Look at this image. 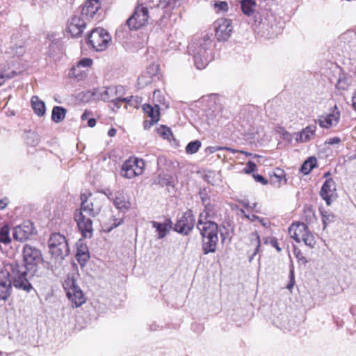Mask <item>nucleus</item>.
I'll use <instances>...</instances> for the list:
<instances>
[{"label": "nucleus", "instance_id": "f704fd0d", "mask_svg": "<svg viewBox=\"0 0 356 356\" xmlns=\"http://www.w3.org/2000/svg\"><path fill=\"white\" fill-rule=\"evenodd\" d=\"M26 143L31 146H35L39 143V136L34 131H29L26 135Z\"/></svg>", "mask_w": 356, "mask_h": 356}, {"label": "nucleus", "instance_id": "c85d7f7f", "mask_svg": "<svg viewBox=\"0 0 356 356\" xmlns=\"http://www.w3.org/2000/svg\"><path fill=\"white\" fill-rule=\"evenodd\" d=\"M250 239L251 245L254 246L253 253L249 257V261L251 262L254 257L259 252L261 243L259 236L257 233H252L250 235Z\"/></svg>", "mask_w": 356, "mask_h": 356}, {"label": "nucleus", "instance_id": "bf43d9fd", "mask_svg": "<svg viewBox=\"0 0 356 356\" xmlns=\"http://www.w3.org/2000/svg\"><path fill=\"white\" fill-rule=\"evenodd\" d=\"M96 124V120L95 118H90L88 121V125L90 127H94Z\"/></svg>", "mask_w": 356, "mask_h": 356}, {"label": "nucleus", "instance_id": "c03bdc74", "mask_svg": "<svg viewBox=\"0 0 356 356\" xmlns=\"http://www.w3.org/2000/svg\"><path fill=\"white\" fill-rule=\"evenodd\" d=\"M257 168V165L252 161H248L246 164V167L244 168V171L247 174H250L254 172Z\"/></svg>", "mask_w": 356, "mask_h": 356}, {"label": "nucleus", "instance_id": "09e8293b", "mask_svg": "<svg viewBox=\"0 0 356 356\" xmlns=\"http://www.w3.org/2000/svg\"><path fill=\"white\" fill-rule=\"evenodd\" d=\"M293 253L297 259L303 261L304 263L307 262L305 257L302 255L300 250H299L296 247H294Z\"/></svg>", "mask_w": 356, "mask_h": 356}, {"label": "nucleus", "instance_id": "6ab92c4d", "mask_svg": "<svg viewBox=\"0 0 356 356\" xmlns=\"http://www.w3.org/2000/svg\"><path fill=\"white\" fill-rule=\"evenodd\" d=\"M108 197L113 200L115 207L123 213L127 211L131 207L130 202L127 200L121 191L115 193L114 196L112 193H110Z\"/></svg>", "mask_w": 356, "mask_h": 356}, {"label": "nucleus", "instance_id": "f257e3e1", "mask_svg": "<svg viewBox=\"0 0 356 356\" xmlns=\"http://www.w3.org/2000/svg\"><path fill=\"white\" fill-rule=\"evenodd\" d=\"M0 277V300H6L11 294L12 285L16 289L29 292L33 286L29 282L27 267L17 262L6 264Z\"/></svg>", "mask_w": 356, "mask_h": 356}, {"label": "nucleus", "instance_id": "b1692460", "mask_svg": "<svg viewBox=\"0 0 356 356\" xmlns=\"http://www.w3.org/2000/svg\"><path fill=\"white\" fill-rule=\"evenodd\" d=\"M316 130L315 125H309L297 134L296 140L299 143H306L311 140Z\"/></svg>", "mask_w": 356, "mask_h": 356}, {"label": "nucleus", "instance_id": "9d476101", "mask_svg": "<svg viewBox=\"0 0 356 356\" xmlns=\"http://www.w3.org/2000/svg\"><path fill=\"white\" fill-rule=\"evenodd\" d=\"M63 288L67 296L76 307L81 306L86 301L83 293L72 277H68L63 283Z\"/></svg>", "mask_w": 356, "mask_h": 356}, {"label": "nucleus", "instance_id": "052dcab7", "mask_svg": "<svg viewBox=\"0 0 356 356\" xmlns=\"http://www.w3.org/2000/svg\"><path fill=\"white\" fill-rule=\"evenodd\" d=\"M208 149L211 153H213L218 150L222 149V147H209Z\"/></svg>", "mask_w": 356, "mask_h": 356}, {"label": "nucleus", "instance_id": "ea45409f", "mask_svg": "<svg viewBox=\"0 0 356 356\" xmlns=\"http://www.w3.org/2000/svg\"><path fill=\"white\" fill-rule=\"evenodd\" d=\"M76 259L77 261L79 263L81 267H83L86 262L88 261L90 258V254H80L76 253Z\"/></svg>", "mask_w": 356, "mask_h": 356}, {"label": "nucleus", "instance_id": "c756f323", "mask_svg": "<svg viewBox=\"0 0 356 356\" xmlns=\"http://www.w3.org/2000/svg\"><path fill=\"white\" fill-rule=\"evenodd\" d=\"M153 227L156 229L158 232V238H163L165 237L170 231V226L166 223H160L156 221L152 222Z\"/></svg>", "mask_w": 356, "mask_h": 356}, {"label": "nucleus", "instance_id": "412c9836", "mask_svg": "<svg viewBox=\"0 0 356 356\" xmlns=\"http://www.w3.org/2000/svg\"><path fill=\"white\" fill-rule=\"evenodd\" d=\"M101 8L99 0H88L81 8V15L86 19L92 18Z\"/></svg>", "mask_w": 356, "mask_h": 356}, {"label": "nucleus", "instance_id": "4468645a", "mask_svg": "<svg viewBox=\"0 0 356 356\" xmlns=\"http://www.w3.org/2000/svg\"><path fill=\"white\" fill-rule=\"evenodd\" d=\"M202 201L204 205V211L200 214L197 223L202 225L206 221H212L217 216L218 209L215 204L207 202V198L201 197Z\"/></svg>", "mask_w": 356, "mask_h": 356}, {"label": "nucleus", "instance_id": "4be33fe9", "mask_svg": "<svg viewBox=\"0 0 356 356\" xmlns=\"http://www.w3.org/2000/svg\"><path fill=\"white\" fill-rule=\"evenodd\" d=\"M33 230V228L30 224L17 226L13 230V238L17 241H24L32 234Z\"/></svg>", "mask_w": 356, "mask_h": 356}, {"label": "nucleus", "instance_id": "79ce46f5", "mask_svg": "<svg viewBox=\"0 0 356 356\" xmlns=\"http://www.w3.org/2000/svg\"><path fill=\"white\" fill-rule=\"evenodd\" d=\"M76 253L80 254H88V248L87 245L83 243V241L79 240L76 243Z\"/></svg>", "mask_w": 356, "mask_h": 356}, {"label": "nucleus", "instance_id": "680f3d73", "mask_svg": "<svg viewBox=\"0 0 356 356\" xmlns=\"http://www.w3.org/2000/svg\"><path fill=\"white\" fill-rule=\"evenodd\" d=\"M352 104L354 109L356 111V90L355 91L352 97Z\"/></svg>", "mask_w": 356, "mask_h": 356}, {"label": "nucleus", "instance_id": "0e129e2a", "mask_svg": "<svg viewBox=\"0 0 356 356\" xmlns=\"http://www.w3.org/2000/svg\"><path fill=\"white\" fill-rule=\"evenodd\" d=\"M90 115V112L88 111H85V112L81 115V120H85L88 118V117Z\"/></svg>", "mask_w": 356, "mask_h": 356}, {"label": "nucleus", "instance_id": "bb28decb", "mask_svg": "<svg viewBox=\"0 0 356 356\" xmlns=\"http://www.w3.org/2000/svg\"><path fill=\"white\" fill-rule=\"evenodd\" d=\"M218 240L214 238H202V251L204 254L216 251Z\"/></svg>", "mask_w": 356, "mask_h": 356}, {"label": "nucleus", "instance_id": "49530a36", "mask_svg": "<svg viewBox=\"0 0 356 356\" xmlns=\"http://www.w3.org/2000/svg\"><path fill=\"white\" fill-rule=\"evenodd\" d=\"M336 86L339 89L346 90L347 88L348 84L346 79H342V78L339 77Z\"/></svg>", "mask_w": 356, "mask_h": 356}, {"label": "nucleus", "instance_id": "cd10ccee", "mask_svg": "<svg viewBox=\"0 0 356 356\" xmlns=\"http://www.w3.org/2000/svg\"><path fill=\"white\" fill-rule=\"evenodd\" d=\"M67 111L65 108L56 106L53 108L51 112V120L56 123L62 122L66 115Z\"/></svg>", "mask_w": 356, "mask_h": 356}, {"label": "nucleus", "instance_id": "a211bd4d", "mask_svg": "<svg viewBox=\"0 0 356 356\" xmlns=\"http://www.w3.org/2000/svg\"><path fill=\"white\" fill-rule=\"evenodd\" d=\"M86 18H81L79 16H73L68 24V31L73 37H79L83 32L86 29Z\"/></svg>", "mask_w": 356, "mask_h": 356}, {"label": "nucleus", "instance_id": "a19ab883", "mask_svg": "<svg viewBox=\"0 0 356 356\" xmlns=\"http://www.w3.org/2000/svg\"><path fill=\"white\" fill-rule=\"evenodd\" d=\"M157 131L158 134L163 138H169L172 135L170 129L163 125L161 126V127L158 129Z\"/></svg>", "mask_w": 356, "mask_h": 356}, {"label": "nucleus", "instance_id": "2eb2a0df", "mask_svg": "<svg viewBox=\"0 0 356 356\" xmlns=\"http://www.w3.org/2000/svg\"><path fill=\"white\" fill-rule=\"evenodd\" d=\"M202 238H214L218 240V226L213 221H206V222L197 225Z\"/></svg>", "mask_w": 356, "mask_h": 356}, {"label": "nucleus", "instance_id": "4d7b16f0", "mask_svg": "<svg viewBox=\"0 0 356 356\" xmlns=\"http://www.w3.org/2000/svg\"><path fill=\"white\" fill-rule=\"evenodd\" d=\"M8 201L7 198L0 200V209L2 210L5 209L8 205Z\"/></svg>", "mask_w": 356, "mask_h": 356}, {"label": "nucleus", "instance_id": "f3484780", "mask_svg": "<svg viewBox=\"0 0 356 356\" xmlns=\"http://www.w3.org/2000/svg\"><path fill=\"white\" fill-rule=\"evenodd\" d=\"M336 190V183L332 178L326 179L321 187L320 195L322 199L326 202V204L328 206L332 203V198L335 195Z\"/></svg>", "mask_w": 356, "mask_h": 356}, {"label": "nucleus", "instance_id": "ddd939ff", "mask_svg": "<svg viewBox=\"0 0 356 356\" xmlns=\"http://www.w3.org/2000/svg\"><path fill=\"white\" fill-rule=\"evenodd\" d=\"M340 111L337 106L335 105L331 112L318 116L316 122L321 127L324 129H330L338 124L340 120Z\"/></svg>", "mask_w": 356, "mask_h": 356}, {"label": "nucleus", "instance_id": "4c0bfd02", "mask_svg": "<svg viewBox=\"0 0 356 356\" xmlns=\"http://www.w3.org/2000/svg\"><path fill=\"white\" fill-rule=\"evenodd\" d=\"M301 241H302L306 245L311 248H314L316 245L315 238L309 230H308L307 233H306Z\"/></svg>", "mask_w": 356, "mask_h": 356}, {"label": "nucleus", "instance_id": "c9c22d12", "mask_svg": "<svg viewBox=\"0 0 356 356\" xmlns=\"http://www.w3.org/2000/svg\"><path fill=\"white\" fill-rule=\"evenodd\" d=\"M201 147V142L200 140H194L190 142L186 147V152L187 154H195L196 153L200 147Z\"/></svg>", "mask_w": 356, "mask_h": 356}, {"label": "nucleus", "instance_id": "8fccbe9b", "mask_svg": "<svg viewBox=\"0 0 356 356\" xmlns=\"http://www.w3.org/2000/svg\"><path fill=\"white\" fill-rule=\"evenodd\" d=\"M113 223L112 225L108 229V231H111L113 228L117 227L120 225H121L123 222L122 218H113Z\"/></svg>", "mask_w": 356, "mask_h": 356}, {"label": "nucleus", "instance_id": "39448f33", "mask_svg": "<svg viewBox=\"0 0 356 356\" xmlns=\"http://www.w3.org/2000/svg\"><path fill=\"white\" fill-rule=\"evenodd\" d=\"M49 252L52 257L63 260L70 253V248L65 237L60 233H53L48 240Z\"/></svg>", "mask_w": 356, "mask_h": 356}, {"label": "nucleus", "instance_id": "de8ad7c7", "mask_svg": "<svg viewBox=\"0 0 356 356\" xmlns=\"http://www.w3.org/2000/svg\"><path fill=\"white\" fill-rule=\"evenodd\" d=\"M253 177L257 182H259L263 185H266L268 184V180L261 175L254 174L253 175Z\"/></svg>", "mask_w": 356, "mask_h": 356}, {"label": "nucleus", "instance_id": "a878e982", "mask_svg": "<svg viewBox=\"0 0 356 356\" xmlns=\"http://www.w3.org/2000/svg\"><path fill=\"white\" fill-rule=\"evenodd\" d=\"M31 107L38 116H43L46 113L45 104L38 96H33L31 100Z\"/></svg>", "mask_w": 356, "mask_h": 356}, {"label": "nucleus", "instance_id": "7ed1b4c3", "mask_svg": "<svg viewBox=\"0 0 356 356\" xmlns=\"http://www.w3.org/2000/svg\"><path fill=\"white\" fill-rule=\"evenodd\" d=\"M26 38H22V34L19 31L13 33L11 37V45L6 50L4 58L8 63V68L6 65L1 67L0 72V86L4 82L5 79L14 77L17 72L11 68L18 63L19 58L25 54L24 44Z\"/></svg>", "mask_w": 356, "mask_h": 356}, {"label": "nucleus", "instance_id": "423d86ee", "mask_svg": "<svg viewBox=\"0 0 356 356\" xmlns=\"http://www.w3.org/2000/svg\"><path fill=\"white\" fill-rule=\"evenodd\" d=\"M23 258L25 265L27 267V273L29 274V280L33 277L35 272V267L42 260L41 251L29 244H26L23 248Z\"/></svg>", "mask_w": 356, "mask_h": 356}, {"label": "nucleus", "instance_id": "6e6552de", "mask_svg": "<svg viewBox=\"0 0 356 356\" xmlns=\"http://www.w3.org/2000/svg\"><path fill=\"white\" fill-rule=\"evenodd\" d=\"M145 169V161L135 158L127 160L122 165L120 175L124 178L132 179L141 175Z\"/></svg>", "mask_w": 356, "mask_h": 356}, {"label": "nucleus", "instance_id": "a18cd8bd", "mask_svg": "<svg viewBox=\"0 0 356 356\" xmlns=\"http://www.w3.org/2000/svg\"><path fill=\"white\" fill-rule=\"evenodd\" d=\"M215 7L218 8V10L226 12L228 10V4L225 1H220L215 3Z\"/></svg>", "mask_w": 356, "mask_h": 356}, {"label": "nucleus", "instance_id": "338daca9", "mask_svg": "<svg viewBox=\"0 0 356 356\" xmlns=\"http://www.w3.org/2000/svg\"><path fill=\"white\" fill-rule=\"evenodd\" d=\"M160 92H161L159 90H155L153 94V97L155 98L156 97L159 96Z\"/></svg>", "mask_w": 356, "mask_h": 356}, {"label": "nucleus", "instance_id": "9b49d317", "mask_svg": "<svg viewBox=\"0 0 356 356\" xmlns=\"http://www.w3.org/2000/svg\"><path fill=\"white\" fill-rule=\"evenodd\" d=\"M194 225L195 217L192 213V211L188 210L177 219L174 229L179 234L188 235L193 229Z\"/></svg>", "mask_w": 356, "mask_h": 356}, {"label": "nucleus", "instance_id": "58836bf2", "mask_svg": "<svg viewBox=\"0 0 356 356\" xmlns=\"http://www.w3.org/2000/svg\"><path fill=\"white\" fill-rule=\"evenodd\" d=\"M321 213L322 216V221L325 228L328 223L334 221V216L326 211H321Z\"/></svg>", "mask_w": 356, "mask_h": 356}, {"label": "nucleus", "instance_id": "dca6fc26", "mask_svg": "<svg viewBox=\"0 0 356 356\" xmlns=\"http://www.w3.org/2000/svg\"><path fill=\"white\" fill-rule=\"evenodd\" d=\"M118 91L117 87H108L101 92V99L104 102H111L114 105L119 108L121 104L126 103L130 101L128 97H115V95Z\"/></svg>", "mask_w": 356, "mask_h": 356}, {"label": "nucleus", "instance_id": "2f4dec72", "mask_svg": "<svg viewBox=\"0 0 356 356\" xmlns=\"http://www.w3.org/2000/svg\"><path fill=\"white\" fill-rule=\"evenodd\" d=\"M316 158L310 157L303 163L300 168V171L304 175H308L316 166Z\"/></svg>", "mask_w": 356, "mask_h": 356}, {"label": "nucleus", "instance_id": "393cba45", "mask_svg": "<svg viewBox=\"0 0 356 356\" xmlns=\"http://www.w3.org/2000/svg\"><path fill=\"white\" fill-rule=\"evenodd\" d=\"M143 110L145 113L153 120V122H157L160 119V107L158 104L152 106L150 104H145L143 106Z\"/></svg>", "mask_w": 356, "mask_h": 356}, {"label": "nucleus", "instance_id": "e433bc0d", "mask_svg": "<svg viewBox=\"0 0 356 356\" xmlns=\"http://www.w3.org/2000/svg\"><path fill=\"white\" fill-rule=\"evenodd\" d=\"M179 5V1L177 0H159V7L169 9H174Z\"/></svg>", "mask_w": 356, "mask_h": 356}, {"label": "nucleus", "instance_id": "473e14b6", "mask_svg": "<svg viewBox=\"0 0 356 356\" xmlns=\"http://www.w3.org/2000/svg\"><path fill=\"white\" fill-rule=\"evenodd\" d=\"M271 183L275 185L277 187H280L282 184L286 182V179L284 177V173L281 170H277V172L270 177Z\"/></svg>", "mask_w": 356, "mask_h": 356}, {"label": "nucleus", "instance_id": "6e6d98bb", "mask_svg": "<svg viewBox=\"0 0 356 356\" xmlns=\"http://www.w3.org/2000/svg\"><path fill=\"white\" fill-rule=\"evenodd\" d=\"M156 122H153L152 120H145L143 122V127L145 129H149Z\"/></svg>", "mask_w": 356, "mask_h": 356}, {"label": "nucleus", "instance_id": "f03ea898", "mask_svg": "<svg viewBox=\"0 0 356 356\" xmlns=\"http://www.w3.org/2000/svg\"><path fill=\"white\" fill-rule=\"evenodd\" d=\"M81 208L74 211V218L82 236L90 238L93 233L92 222L84 213L92 218L97 216L103 207V198L99 195H93L90 193L88 196L81 194Z\"/></svg>", "mask_w": 356, "mask_h": 356}, {"label": "nucleus", "instance_id": "5701e85b", "mask_svg": "<svg viewBox=\"0 0 356 356\" xmlns=\"http://www.w3.org/2000/svg\"><path fill=\"white\" fill-rule=\"evenodd\" d=\"M92 64V60L91 58H84L78 62L76 66L73 67L71 69L70 75L71 76L75 77L78 79H81L83 76H82V74L81 73L80 68L81 67H88L91 66Z\"/></svg>", "mask_w": 356, "mask_h": 356}, {"label": "nucleus", "instance_id": "1a4fd4ad", "mask_svg": "<svg viewBox=\"0 0 356 356\" xmlns=\"http://www.w3.org/2000/svg\"><path fill=\"white\" fill-rule=\"evenodd\" d=\"M149 17L148 8L143 4L139 5L127 20V24L131 30H137L147 24Z\"/></svg>", "mask_w": 356, "mask_h": 356}, {"label": "nucleus", "instance_id": "3c124183", "mask_svg": "<svg viewBox=\"0 0 356 356\" xmlns=\"http://www.w3.org/2000/svg\"><path fill=\"white\" fill-rule=\"evenodd\" d=\"M341 142V138L339 137H333L328 139L325 143L329 145L338 144Z\"/></svg>", "mask_w": 356, "mask_h": 356}, {"label": "nucleus", "instance_id": "72a5a7b5", "mask_svg": "<svg viewBox=\"0 0 356 356\" xmlns=\"http://www.w3.org/2000/svg\"><path fill=\"white\" fill-rule=\"evenodd\" d=\"M10 229L8 225H4L0 229V241L5 244H8L11 241L10 235Z\"/></svg>", "mask_w": 356, "mask_h": 356}, {"label": "nucleus", "instance_id": "69168bd1", "mask_svg": "<svg viewBox=\"0 0 356 356\" xmlns=\"http://www.w3.org/2000/svg\"><path fill=\"white\" fill-rule=\"evenodd\" d=\"M267 31H268V35H273L275 33H277V32L275 31L274 29V27L273 26V25L270 26V30H269L268 29H266Z\"/></svg>", "mask_w": 356, "mask_h": 356}, {"label": "nucleus", "instance_id": "f8f14e48", "mask_svg": "<svg viewBox=\"0 0 356 356\" xmlns=\"http://www.w3.org/2000/svg\"><path fill=\"white\" fill-rule=\"evenodd\" d=\"M216 37L218 41H227L231 36L233 26L232 20L220 18L214 22Z\"/></svg>", "mask_w": 356, "mask_h": 356}, {"label": "nucleus", "instance_id": "603ef678", "mask_svg": "<svg viewBox=\"0 0 356 356\" xmlns=\"http://www.w3.org/2000/svg\"><path fill=\"white\" fill-rule=\"evenodd\" d=\"M295 281H294V275H293V270H290V282L287 285V289H291L294 285Z\"/></svg>", "mask_w": 356, "mask_h": 356}, {"label": "nucleus", "instance_id": "774afa93", "mask_svg": "<svg viewBox=\"0 0 356 356\" xmlns=\"http://www.w3.org/2000/svg\"><path fill=\"white\" fill-rule=\"evenodd\" d=\"M330 175V172H325V173L323 175V177H324V178H326V177H328Z\"/></svg>", "mask_w": 356, "mask_h": 356}, {"label": "nucleus", "instance_id": "aec40b11", "mask_svg": "<svg viewBox=\"0 0 356 356\" xmlns=\"http://www.w3.org/2000/svg\"><path fill=\"white\" fill-rule=\"evenodd\" d=\"M308 227L304 222L293 223L289 227V234L298 243H300L308 232Z\"/></svg>", "mask_w": 356, "mask_h": 356}, {"label": "nucleus", "instance_id": "5fc2aeb1", "mask_svg": "<svg viewBox=\"0 0 356 356\" xmlns=\"http://www.w3.org/2000/svg\"><path fill=\"white\" fill-rule=\"evenodd\" d=\"M222 149L227 150V151L232 152V153H236V152H241L242 154H244L245 155H251L250 153H248V152H244V151H238V150L232 149L231 147H222Z\"/></svg>", "mask_w": 356, "mask_h": 356}, {"label": "nucleus", "instance_id": "e2e57ef3", "mask_svg": "<svg viewBox=\"0 0 356 356\" xmlns=\"http://www.w3.org/2000/svg\"><path fill=\"white\" fill-rule=\"evenodd\" d=\"M116 134V129H114V128H111L108 130V135L110 136V137H113L115 136Z\"/></svg>", "mask_w": 356, "mask_h": 356}, {"label": "nucleus", "instance_id": "13d9d810", "mask_svg": "<svg viewBox=\"0 0 356 356\" xmlns=\"http://www.w3.org/2000/svg\"><path fill=\"white\" fill-rule=\"evenodd\" d=\"M266 19L264 21L261 20L259 22V24H258V26L257 27V29H259V31L266 29Z\"/></svg>", "mask_w": 356, "mask_h": 356}, {"label": "nucleus", "instance_id": "7c9ffc66", "mask_svg": "<svg viewBox=\"0 0 356 356\" xmlns=\"http://www.w3.org/2000/svg\"><path fill=\"white\" fill-rule=\"evenodd\" d=\"M241 10L246 15L252 14L256 8V2L254 0H242L241 2Z\"/></svg>", "mask_w": 356, "mask_h": 356}, {"label": "nucleus", "instance_id": "0eeeda50", "mask_svg": "<svg viewBox=\"0 0 356 356\" xmlns=\"http://www.w3.org/2000/svg\"><path fill=\"white\" fill-rule=\"evenodd\" d=\"M111 37L108 32L102 28H97L92 31L88 38L87 42L97 51H103L107 47Z\"/></svg>", "mask_w": 356, "mask_h": 356}, {"label": "nucleus", "instance_id": "864d4df0", "mask_svg": "<svg viewBox=\"0 0 356 356\" xmlns=\"http://www.w3.org/2000/svg\"><path fill=\"white\" fill-rule=\"evenodd\" d=\"M159 183L162 185H169L170 183V177H168V178H165V177L162 178L161 175H159Z\"/></svg>", "mask_w": 356, "mask_h": 356}, {"label": "nucleus", "instance_id": "37998d69", "mask_svg": "<svg viewBox=\"0 0 356 356\" xmlns=\"http://www.w3.org/2000/svg\"><path fill=\"white\" fill-rule=\"evenodd\" d=\"M265 243H269L273 247H274L278 252H281L282 249L279 246L278 242L275 238H266Z\"/></svg>", "mask_w": 356, "mask_h": 356}, {"label": "nucleus", "instance_id": "20e7f679", "mask_svg": "<svg viewBox=\"0 0 356 356\" xmlns=\"http://www.w3.org/2000/svg\"><path fill=\"white\" fill-rule=\"evenodd\" d=\"M212 41L208 35L190 43L188 46L189 54H192L197 69L202 70L213 60Z\"/></svg>", "mask_w": 356, "mask_h": 356}]
</instances>
